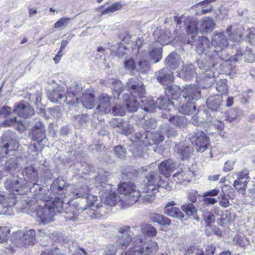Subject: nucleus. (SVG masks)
Returning <instances> with one entry per match:
<instances>
[{
	"label": "nucleus",
	"mask_w": 255,
	"mask_h": 255,
	"mask_svg": "<svg viewBox=\"0 0 255 255\" xmlns=\"http://www.w3.org/2000/svg\"><path fill=\"white\" fill-rule=\"evenodd\" d=\"M70 186L62 177H58L52 183L50 191L42 188L39 184L30 188L35 201H29L28 205L43 223L52 221L56 213H62L64 211L67 221H74L79 215L78 211H74L68 204L69 201L63 195Z\"/></svg>",
	"instance_id": "nucleus-1"
},
{
	"label": "nucleus",
	"mask_w": 255,
	"mask_h": 255,
	"mask_svg": "<svg viewBox=\"0 0 255 255\" xmlns=\"http://www.w3.org/2000/svg\"><path fill=\"white\" fill-rule=\"evenodd\" d=\"M109 176V172L104 171L99 173L95 179V185L99 190L101 199L106 205L113 206L121 201L122 206L127 208L138 201L141 195L134 184L123 182L119 185L118 192L124 195L121 198L113 191L112 185L107 183Z\"/></svg>",
	"instance_id": "nucleus-2"
},
{
	"label": "nucleus",
	"mask_w": 255,
	"mask_h": 255,
	"mask_svg": "<svg viewBox=\"0 0 255 255\" xmlns=\"http://www.w3.org/2000/svg\"><path fill=\"white\" fill-rule=\"evenodd\" d=\"M127 86L130 92V95L128 93H124L123 98L128 111L133 113L138 110L139 102L143 103V99H146L144 96L145 89L142 82L134 78L129 80Z\"/></svg>",
	"instance_id": "nucleus-3"
},
{
	"label": "nucleus",
	"mask_w": 255,
	"mask_h": 255,
	"mask_svg": "<svg viewBox=\"0 0 255 255\" xmlns=\"http://www.w3.org/2000/svg\"><path fill=\"white\" fill-rule=\"evenodd\" d=\"M79 88L77 85L71 87L65 93L64 87L56 86L49 89L47 93L48 99L54 103L62 104L65 103L67 105L76 106L79 103V99L77 96V92L74 90Z\"/></svg>",
	"instance_id": "nucleus-4"
},
{
	"label": "nucleus",
	"mask_w": 255,
	"mask_h": 255,
	"mask_svg": "<svg viewBox=\"0 0 255 255\" xmlns=\"http://www.w3.org/2000/svg\"><path fill=\"white\" fill-rule=\"evenodd\" d=\"M146 178L147 182L144 189L145 195L143 196L145 202L151 203L155 199V194L159 191V188H165L167 190H171V187L168 183L162 180L157 172H150Z\"/></svg>",
	"instance_id": "nucleus-5"
},
{
	"label": "nucleus",
	"mask_w": 255,
	"mask_h": 255,
	"mask_svg": "<svg viewBox=\"0 0 255 255\" xmlns=\"http://www.w3.org/2000/svg\"><path fill=\"white\" fill-rule=\"evenodd\" d=\"M186 25V29L189 37L191 39H189L188 43L192 45L198 33V29L202 33H208L212 31L215 28V23L212 18L205 17L202 20L197 24V22L193 20L192 17H188L185 21Z\"/></svg>",
	"instance_id": "nucleus-6"
},
{
	"label": "nucleus",
	"mask_w": 255,
	"mask_h": 255,
	"mask_svg": "<svg viewBox=\"0 0 255 255\" xmlns=\"http://www.w3.org/2000/svg\"><path fill=\"white\" fill-rule=\"evenodd\" d=\"M4 184L5 188L13 194H23L30 191L32 193V196L31 199L27 201L26 208H28L31 212L34 213L31 210V208H30L28 204L29 201H31L32 200L34 201H35L34 200L33 193L30 190L31 187H30L27 183H25L23 178L18 176L12 175L6 179Z\"/></svg>",
	"instance_id": "nucleus-7"
},
{
	"label": "nucleus",
	"mask_w": 255,
	"mask_h": 255,
	"mask_svg": "<svg viewBox=\"0 0 255 255\" xmlns=\"http://www.w3.org/2000/svg\"><path fill=\"white\" fill-rule=\"evenodd\" d=\"M45 127L43 123L38 122L33 128L32 133V139L36 141V143L30 145V149L33 151H36L39 149H43L46 142Z\"/></svg>",
	"instance_id": "nucleus-8"
},
{
	"label": "nucleus",
	"mask_w": 255,
	"mask_h": 255,
	"mask_svg": "<svg viewBox=\"0 0 255 255\" xmlns=\"http://www.w3.org/2000/svg\"><path fill=\"white\" fill-rule=\"evenodd\" d=\"M196 51L199 54L210 60L219 58V52L214 49L209 39L204 36L199 37L196 43Z\"/></svg>",
	"instance_id": "nucleus-9"
},
{
	"label": "nucleus",
	"mask_w": 255,
	"mask_h": 255,
	"mask_svg": "<svg viewBox=\"0 0 255 255\" xmlns=\"http://www.w3.org/2000/svg\"><path fill=\"white\" fill-rule=\"evenodd\" d=\"M245 46L243 43H236L227 48L224 53L219 55V58L225 61L236 62L243 59Z\"/></svg>",
	"instance_id": "nucleus-10"
},
{
	"label": "nucleus",
	"mask_w": 255,
	"mask_h": 255,
	"mask_svg": "<svg viewBox=\"0 0 255 255\" xmlns=\"http://www.w3.org/2000/svg\"><path fill=\"white\" fill-rule=\"evenodd\" d=\"M35 232L30 229L23 232L18 231L15 233L11 239L14 245L21 247L27 245H33L35 241Z\"/></svg>",
	"instance_id": "nucleus-11"
},
{
	"label": "nucleus",
	"mask_w": 255,
	"mask_h": 255,
	"mask_svg": "<svg viewBox=\"0 0 255 255\" xmlns=\"http://www.w3.org/2000/svg\"><path fill=\"white\" fill-rule=\"evenodd\" d=\"M182 98L185 102H195L201 98V91L199 86L196 85H188L184 87L182 90Z\"/></svg>",
	"instance_id": "nucleus-12"
},
{
	"label": "nucleus",
	"mask_w": 255,
	"mask_h": 255,
	"mask_svg": "<svg viewBox=\"0 0 255 255\" xmlns=\"http://www.w3.org/2000/svg\"><path fill=\"white\" fill-rule=\"evenodd\" d=\"M209 141L206 134L202 131H197L191 138V141L196 150L200 152H204L208 148Z\"/></svg>",
	"instance_id": "nucleus-13"
},
{
	"label": "nucleus",
	"mask_w": 255,
	"mask_h": 255,
	"mask_svg": "<svg viewBox=\"0 0 255 255\" xmlns=\"http://www.w3.org/2000/svg\"><path fill=\"white\" fill-rule=\"evenodd\" d=\"M211 43L213 47L220 49V51H217L220 54L224 53L229 46L226 36L223 32L215 31L212 37Z\"/></svg>",
	"instance_id": "nucleus-14"
},
{
	"label": "nucleus",
	"mask_w": 255,
	"mask_h": 255,
	"mask_svg": "<svg viewBox=\"0 0 255 255\" xmlns=\"http://www.w3.org/2000/svg\"><path fill=\"white\" fill-rule=\"evenodd\" d=\"M197 82L203 88H210L215 82L214 73L211 70L206 71L197 77Z\"/></svg>",
	"instance_id": "nucleus-15"
},
{
	"label": "nucleus",
	"mask_w": 255,
	"mask_h": 255,
	"mask_svg": "<svg viewBox=\"0 0 255 255\" xmlns=\"http://www.w3.org/2000/svg\"><path fill=\"white\" fill-rule=\"evenodd\" d=\"M97 109L101 115L107 114L111 111V98L107 94H102L99 97V103Z\"/></svg>",
	"instance_id": "nucleus-16"
},
{
	"label": "nucleus",
	"mask_w": 255,
	"mask_h": 255,
	"mask_svg": "<svg viewBox=\"0 0 255 255\" xmlns=\"http://www.w3.org/2000/svg\"><path fill=\"white\" fill-rule=\"evenodd\" d=\"M15 114L19 117L27 118L34 114V110L28 104L20 102L14 110Z\"/></svg>",
	"instance_id": "nucleus-17"
},
{
	"label": "nucleus",
	"mask_w": 255,
	"mask_h": 255,
	"mask_svg": "<svg viewBox=\"0 0 255 255\" xmlns=\"http://www.w3.org/2000/svg\"><path fill=\"white\" fill-rule=\"evenodd\" d=\"M215 250L216 248L212 244L206 245L205 254L202 250L191 246L186 251V255H214Z\"/></svg>",
	"instance_id": "nucleus-18"
},
{
	"label": "nucleus",
	"mask_w": 255,
	"mask_h": 255,
	"mask_svg": "<svg viewBox=\"0 0 255 255\" xmlns=\"http://www.w3.org/2000/svg\"><path fill=\"white\" fill-rule=\"evenodd\" d=\"M138 53L136 55L137 58L138 59L137 66V70L141 73H146L149 70L150 66L147 61L148 55L147 53L144 52L141 55L139 52L140 46L137 48Z\"/></svg>",
	"instance_id": "nucleus-19"
},
{
	"label": "nucleus",
	"mask_w": 255,
	"mask_h": 255,
	"mask_svg": "<svg viewBox=\"0 0 255 255\" xmlns=\"http://www.w3.org/2000/svg\"><path fill=\"white\" fill-rule=\"evenodd\" d=\"M161 117L164 119H168L171 124L180 128L185 127L188 123L187 119L185 116H171L167 113H162Z\"/></svg>",
	"instance_id": "nucleus-20"
},
{
	"label": "nucleus",
	"mask_w": 255,
	"mask_h": 255,
	"mask_svg": "<svg viewBox=\"0 0 255 255\" xmlns=\"http://www.w3.org/2000/svg\"><path fill=\"white\" fill-rule=\"evenodd\" d=\"M22 175L25 183L32 182L33 185L36 184L38 179V172L35 168L32 166L25 167L22 170ZM33 185H32L33 186Z\"/></svg>",
	"instance_id": "nucleus-21"
},
{
	"label": "nucleus",
	"mask_w": 255,
	"mask_h": 255,
	"mask_svg": "<svg viewBox=\"0 0 255 255\" xmlns=\"http://www.w3.org/2000/svg\"><path fill=\"white\" fill-rule=\"evenodd\" d=\"M69 189L73 198L85 197L89 192L88 186L81 184L70 185Z\"/></svg>",
	"instance_id": "nucleus-22"
},
{
	"label": "nucleus",
	"mask_w": 255,
	"mask_h": 255,
	"mask_svg": "<svg viewBox=\"0 0 255 255\" xmlns=\"http://www.w3.org/2000/svg\"><path fill=\"white\" fill-rule=\"evenodd\" d=\"M175 205L176 203L173 201L167 203L165 206L164 213L171 217L177 219L183 218L184 214L179 208L173 207Z\"/></svg>",
	"instance_id": "nucleus-23"
},
{
	"label": "nucleus",
	"mask_w": 255,
	"mask_h": 255,
	"mask_svg": "<svg viewBox=\"0 0 255 255\" xmlns=\"http://www.w3.org/2000/svg\"><path fill=\"white\" fill-rule=\"evenodd\" d=\"M156 104L159 109L162 110L166 113V111L172 110L175 106V102L170 99V98L162 96L156 100Z\"/></svg>",
	"instance_id": "nucleus-24"
},
{
	"label": "nucleus",
	"mask_w": 255,
	"mask_h": 255,
	"mask_svg": "<svg viewBox=\"0 0 255 255\" xmlns=\"http://www.w3.org/2000/svg\"><path fill=\"white\" fill-rule=\"evenodd\" d=\"M158 248L157 243L150 240L148 242L145 248H140L137 250L132 249L130 252L134 253L137 252L141 255H151L157 251Z\"/></svg>",
	"instance_id": "nucleus-25"
},
{
	"label": "nucleus",
	"mask_w": 255,
	"mask_h": 255,
	"mask_svg": "<svg viewBox=\"0 0 255 255\" xmlns=\"http://www.w3.org/2000/svg\"><path fill=\"white\" fill-rule=\"evenodd\" d=\"M157 81L163 85H168L173 80L172 73L167 68H163L156 73Z\"/></svg>",
	"instance_id": "nucleus-26"
},
{
	"label": "nucleus",
	"mask_w": 255,
	"mask_h": 255,
	"mask_svg": "<svg viewBox=\"0 0 255 255\" xmlns=\"http://www.w3.org/2000/svg\"><path fill=\"white\" fill-rule=\"evenodd\" d=\"M166 95L170 97L171 100L177 103L179 99H181L182 90L176 85L168 86L165 90Z\"/></svg>",
	"instance_id": "nucleus-27"
},
{
	"label": "nucleus",
	"mask_w": 255,
	"mask_h": 255,
	"mask_svg": "<svg viewBox=\"0 0 255 255\" xmlns=\"http://www.w3.org/2000/svg\"><path fill=\"white\" fill-rule=\"evenodd\" d=\"M176 165L172 160L168 159L162 162L158 166L159 171L161 174L168 177L172 171L175 168Z\"/></svg>",
	"instance_id": "nucleus-28"
},
{
	"label": "nucleus",
	"mask_w": 255,
	"mask_h": 255,
	"mask_svg": "<svg viewBox=\"0 0 255 255\" xmlns=\"http://www.w3.org/2000/svg\"><path fill=\"white\" fill-rule=\"evenodd\" d=\"M175 107L177 108L179 113L186 115L192 114L196 111V106L194 103L191 102H187L185 104H181L180 102H178L175 103Z\"/></svg>",
	"instance_id": "nucleus-29"
},
{
	"label": "nucleus",
	"mask_w": 255,
	"mask_h": 255,
	"mask_svg": "<svg viewBox=\"0 0 255 255\" xmlns=\"http://www.w3.org/2000/svg\"><path fill=\"white\" fill-rule=\"evenodd\" d=\"M81 102L83 106L86 109H91L96 105L95 96L91 92H86L83 93L81 98Z\"/></svg>",
	"instance_id": "nucleus-30"
},
{
	"label": "nucleus",
	"mask_w": 255,
	"mask_h": 255,
	"mask_svg": "<svg viewBox=\"0 0 255 255\" xmlns=\"http://www.w3.org/2000/svg\"><path fill=\"white\" fill-rule=\"evenodd\" d=\"M249 181L247 178L242 177L240 174L238 175V178L234 182V187L241 194L245 195L246 194V188Z\"/></svg>",
	"instance_id": "nucleus-31"
},
{
	"label": "nucleus",
	"mask_w": 255,
	"mask_h": 255,
	"mask_svg": "<svg viewBox=\"0 0 255 255\" xmlns=\"http://www.w3.org/2000/svg\"><path fill=\"white\" fill-rule=\"evenodd\" d=\"M222 101V97L220 95L210 97L207 100V106L211 110L217 111L220 108Z\"/></svg>",
	"instance_id": "nucleus-32"
},
{
	"label": "nucleus",
	"mask_w": 255,
	"mask_h": 255,
	"mask_svg": "<svg viewBox=\"0 0 255 255\" xmlns=\"http://www.w3.org/2000/svg\"><path fill=\"white\" fill-rule=\"evenodd\" d=\"M180 77L185 80H190L194 76L197 75L194 70V66L192 64L183 67L179 73Z\"/></svg>",
	"instance_id": "nucleus-33"
},
{
	"label": "nucleus",
	"mask_w": 255,
	"mask_h": 255,
	"mask_svg": "<svg viewBox=\"0 0 255 255\" xmlns=\"http://www.w3.org/2000/svg\"><path fill=\"white\" fill-rule=\"evenodd\" d=\"M15 194H9L8 195H4L0 194V204L4 208L11 207L13 206L16 202Z\"/></svg>",
	"instance_id": "nucleus-34"
},
{
	"label": "nucleus",
	"mask_w": 255,
	"mask_h": 255,
	"mask_svg": "<svg viewBox=\"0 0 255 255\" xmlns=\"http://www.w3.org/2000/svg\"><path fill=\"white\" fill-rule=\"evenodd\" d=\"M164 62L167 66L172 69H175L179 65L180 59L176 53L172 52L167 57Z\"/></svg>",
	"instance_id": "nucleus-35"
},
{
	"label": "nucleus",
	"mask_w": 255,
	"mask_h": 255,
	"mask_svg": "<svg viewBox=\"0 0 255 255\" xmlns=\"http://www.w3.org/2000/svg\"><path fill=\"white\" fill-rule=\"evenodd\" d=\"M119 132L122 134L128 135L133 131L132 126L128 122H124L123 120L119 119V123L117 125Z\"/></svg>",
	"instance_id": "nucleus-36"
},
{
	"label": "nucleus",
	"mask_w": 255,
	"mask_h": 255,
	"mask_svg": "<svg viewBox=\"0 0 255 255\" xmlns=\"http://www.w3.org/2000/svg\"><path fill=\"white\" fill-rule=\"evenodd\" d=\"M181 209L189 217H192L193 218L198 221H199V216H197V210L192 203L184 204L181 206Z\"/></svg>",
	"instance_id": "nucleus-37"
},
{
	"label": "nucleus",
	"mask_w": 255,
	"mask_h": 255,
	"mask_svg": "<svg viewBox=\"0 0 255 255\" xmlns=\"http://www.w3.org/2000/svg\"><path fill=\"white\" fill-rule=\"evenodd\" d=\"M175 151H177L180 157L182 159H187L189 157L192 151V147L186 146L183 147L181 145L176 146Z\"/></svg>",
	"instance_id": "nucleus-38"
},
{
	"label": "nucleus",
	"mask_w": 255,
	"mask_h": 255,
	"mask_svg": "<svg viewBox=\"0 0 255 255\" xmlns=\"http://www.w3.org/2000/svg\"><path fill=\"white\" fill-rule=\"evenodd\" d=\"M203 56L202 59H198L197 61V65L200 69L210 70L209 69L214 66V61L215 59L210 60L205 56Z\"/></svg>",
	"instance_id": "nucleus-39"
},
{
	"label": "nucleus",
	"mask_w": 255,
	"mask_h": 255,
	"mask_svg": "<svg viewBox=\"0 0 255 255\" xmlns=\"http://www.w3.org/2000/svg\"><path fill=\"white\" fill-rule=\"evenodd\" d=\"M149 135V131L147 130L143 132H137L134 135L132 136L131 140L135 142V141H140L142 142L144 145H147V141H148V137Z\"/></svg>",
	"instance_id": "nucleus-40"
},
{
	"label": "nucleus",
	"mask_w": 255,
	"mask_h": 255,
	"mask_svg": "<svg viewBox=\"0 0 255 255\" xmlns=\"http://www.w3.org/2000/svg\"><path fill=\"white\" fill-rule=\"evenodd\" d=\"M143 100V103L139 102L138 107L143 108L144 111L152 112L155 109L158 108L156 102L155 103L153 100H147L146 97L145 100Z\"/></svg>",
	"instance_id": "nucleus-41"
},
{
	"label": "nucleus",
	"mask_w": 255,
	"mask_h": 255,
	"mask_svg": "<svg viewBox=\"0 0 255 255\" xmlns=\"http://www.w3.org/2000/svg\"><path fill=\"white\" fill-rule=\"evenodd\" d=\"M164 140V136L160 132H151L149 131V135L147 141V145L158 144Z\"/></svg>",
	"instance_id": "nucleus-42"
},
{
	"label": "nucleus",
	"mask_w": 255,
	"mask_h": 255,
	"mask_svg": "<svg viewBox=\"0 0 255 255\" xmlns=\"http://www.w3.org/2000/svg\"><path fill=\"white\" fill-rule=\"evenodd\" d=\"M140 230L143 235L148 237H154L157 234L156 229L150 224H142L140 226Z\"/></svg>",
	"instance_id": "nucleus-43"
},
{
	"label": "nucleus",
	"mask_w": 255,
	"mask_h": 255,
	"mask_svg": "<svg viewBox=\"0 0 255 255\" xmlns=\"http://www.w3.org/2000/svg\"><path fill=\"white\" fill-rule=\"evenodd\" d=\"M86 199L87 200V203L88 204L89 207H91V209L93 210H95V208H96L97 209L99 210V211L101 212L102 211V205L99 203L97 204L96 205V203L97 200V197L92 194H89V193L86 196Z\"/></svg>",
	"instance_id": "nucleus-44"
},
{
	"label": "nucleus",
	"mask_w": 255,
	"mask_h": 255,
	"mask_svg": "<svg viewBox=\"0 0 255 255\" xmlns=\"http://www.w3.org/2000/svg\"><path fill=\"white\" fill-rule=\"evenodd\" d=\"M154 35H157L158 34L159 36L158 37L156 38V42L154 43L155 45H156L157 43H159L161 45H166L169 42V36L167 35L164 32L162 31H159V30L155 31L154 33Z\"/></svg>",
	"instance_id": "nucleus-45"
},
{
	"label": "nucleus",
	"mask_w": 255,
	"mask_h": 255,
	"mask_svg": "<svg viewBox=\"0 0 255 255\" xmlns=\"http://www.w3.org/2000/svg\"><path fill=\"white\" fill-rule=\"evenodd\" d=\"M5 124L8 126H13L17 128V129L20 131L23 130V123L21 120L17 121L15 117H12L9 119H7L5 121Z\"/></svg>",
	"instance_id": "nucleus-46"
},
{
	"label": "nucleus",
	"mask_w": 255,
	"mask_h": 255,
	"mask_svg": "<svg viewBox=\"0 0 255 255\" xmlns=\"http://www.w3.org/2000/svg\"><path fill=\"white\" fill-rule=\"evenodd\" d=\"M124 67L127 72L131 74H133L134 71L136 69L137 70V67L135 66V62L132 58H125Z\"/></svg>",
	"instance_id": "nucleus-47"
},
{
	"label": "nucleus",
	"mask_w": 255,
	"mask_h": 255,
	"mask_svg": "<svg viewBox=\"0 0 255 255\" xmlns=\"http://www.w3.org/2000/svg\"><path fill=\"white\" fill-rule=\"evenodd\" d=\"M216 90L222 94H227L228 91L227 80L226 79H220L217 81Z\"/></svg>",
	"instance_id": "nucleus-48"
},
{
	"label": "nucleus",
	"mask_w": 255,
	"mask_h": 255,
	"mask_svg": "<svg viewBox=\"0 0 255 255\" xmlns=\"http://www.w3.org/2000/svg\"><path fill=\"white\" fill-rule=\"evenodd\" d=\"M153 60H155L154 63L159 62L162 58V48L155 47L152 49L149 54H147Z\"/></svg>",
	"instance_id": "nucleus-49"
},
{
	"label": "nucleus",
	"mask_w": 255,
	"mask_h": 255,
	"mask_svg": "<svg viewBox=\"0 0 255 255\" xmlns=\"http://www.w3.org/2000/svg\"><path fill=\"white\" fill-rule=\"evenodd\" d=\"M244 58L249 63L255 62V50L245 46Z\"/></svg>",
	"instance_id": "nucleus-50"
},
{
	"label": "nucleus",
	"mask_w": 255,
	"mask_h": 255,
	"mask_svg": "<svg viewBox=\"0 0 255 255\" xmlns=\"http://www.w3.org/2000/svg\"><path fill=\"white\" fill-rule=\"evenodd\" d=\"M9 233V227H0V243H5L7 241Z\"/></svg>",
	"instance_id": "nucleus-51"
},
{
	"label": "nucleus",
	"mask_w": 255,
	"mask_h": 255,
	"mask_svg": "<svg viewBox=\"0 0 255 255\" xmlns=\"http://www.w3.org/2000/svg\"><path fill=\"white\" fill-rule=\"evenodd\" d=\"M160 130L168 137H174L177 135V131L175 128H171L167 125L162 126Z\"/></svg>",
	"instance_id": "nucleus-52"
},
{
	"label": "nucleus",
	"mask_w": 255,
	"mask_h": 255,
	"mask_svg": "<svg viewBox=\"0 0 255 255\" xmlns=\"http://www.w3.org/2000/svg\"><path fill=\"white\" fill-rule=\"evenodd\" d=\"M129 150L135 157H142L143 154L142 147L141 145H137L136 143H133L130 146Z\"/></svg>",
	"instance_id": "nucleus-53"
},
{
	"label": "nucleus",
	"mask_w": 255,
	"mask_h": 255,
	"mask_svg": "<svg viewBox=\"0 0 255 255\" xmlns=\"http://www.w3.org/2000/svg\"><path fill=\"white\" fill-rule=\"evenodd\" d=\"M71 20V19L70 18L63 17L55 22L54 27L58 29H62L66 27Z\"/></svg>",
	"instance_id": "nucleus-54"
},
{
	"label": "nucleus",
	"mask_w": 255,
	"mask_h": 255,
	"mask_svg": "<svg viewBox=\"0 0 255 255\" xmlns=\"http://www.w3.org/2000/svg\"><path fill=\"white\" fill-rule=\"evenodd\" d=\"M131 241V238L129 234H124L119 239V243L123 248H127Z\"/></svg>",
	"instance_id": "nucleus-55"
},
{
	"label": "nucleus",
	"mask_w": 255,
	"mask_h": 255,
	"mask_svg": "<svg viewBox=\"0 0 255 255\" xmlns=\"http://www.w3.org/2000/svg\"><path fill=\"white\" fill-rule=\"evenodd\" d=\"M202 217L205 223L208 226H210L211 224L215 222V217L214 214L210 212L203 213Z\"/></svg>",
	"instance_id": "nucleus-56"
},
{
	"label": "nucleus",
	"mask_w": 255,
	"mask_h": 255,
	"mask_svg": "<svg viewBox=\"0 0 255 255\" xmlns=\"http://www.w3.org/2000/svg\"><path fill=\"white\" fill-rule=\"evenodd\" d=\"M112 112L115 116H122L126 114V109L123 106L116 105L113 107Z\"/></svg>",
	"instance_id": "nucleus-57"
},
{
	"label": "nucleus",
	"mask_w": 255,
	"mask_h": 255,
	"mask_svg": "<svg viewBox=\"0 0 255 255\" xmlns=\"http://www.w3.org/2000/svg\"><path fill=\"white\" fill-rule=\"evenodd\" d=\"M6 168L8 172L12 173L19 171L20 168L17 162L14 161L13 162L8 161L7 163Z\"/></svg>",
	"instance_id": "nucleus-58"
},
{
	"label": "nucleus",
	"mask_w": 255,
	"mask_h": 255,
	"mask_svg": "<svg viewBox=\"0 0 255 255\" xmlns=\"http://www.w3.org/2000/svg\"><path fill=\"white\" fill-rule=\"evenodd\" d=\"M122 5L120 2H117L114 3L111 5L106 8L103 12L102 14H107L109 12H114L117 10L121 9Z\"/></svg>",
	"instance_id": "nucleus-59"
},
{
	"label": "nucleus",
	"mask_w": 255,
	"mask_h": 255,
	"mask_svg": "<svg viewBox=\"0 0 255 255\" xmlns=\"http://www.w3.org/2000/svg\"><path fill=\"white\" fill-rule=\"evenodd\" d=\"M114 152L115 155L119 158L123 159L126 156V150L122 145H118L114 147Z\"/></svg>",
	"instance_id": "nucleus-60"
},
{
	"label": "nucleus",
	"mask_w": 255,
	"mask_h": 255,
	"mask_svg": "<svg viewBox=\"0 0 255 255\" xmlns=\"http://www.w3.org/2000/svg\"><path fill=\"white\" fill-rule=\"evenodd\" d=\"M144 241L142 239V236L141 235H136L133 238V242H132L131 245L133 248L139 247L142 248L141 246L143 245Z\"/></svg>",
	"instance_id": "nucleus-61"
},
{
	"label": "nucleus",
	"mask_w": 255,
	"mask_h": 255,
	"mask_svg": "<svg viewBox=\"0 0 255 255\" xmlns=\"http://www.w3.org/2000/svg\"><path fill=\"white\" fill-rule=\"evenodd\" d=\"M29 99L32 102H34L35 104L38 107L41 105V93L38 92L36 94H30L29 95Z\"/></svg>",
	"instance_id": "nucleus-62"
},
{
	"label": "nucleus",
	"mask_w": 255,
	"mask_h": 255,
	"mask_svg": "<svg viewBox=\"0 0 255 255\" xmlns=\"http://www.w3.org/2000/svg\"><path fill=\"white\" fill-rule=\"evenodd\" d=\"M199 195L196 190H191L188 194V199L191 203H195Z\"/></svg>",
	"instance_id": "nucleus-63"
},
{
	"label": "nucleus",
	"mask_w": 255,
	"mask_h": 255,
	"mask_svg": "<svg viewBox=\"0 0 255 255\" xmlns=\"http://www.w3.org/2000/svg\"><path fill=\"white\" fill-rule=\"evenodd\" d=\"M248 38L249 42L253 45H255V28H251L249 30Z\"/></svg>",
	"instance_id": "nucleus-64"
}]
</instances>
